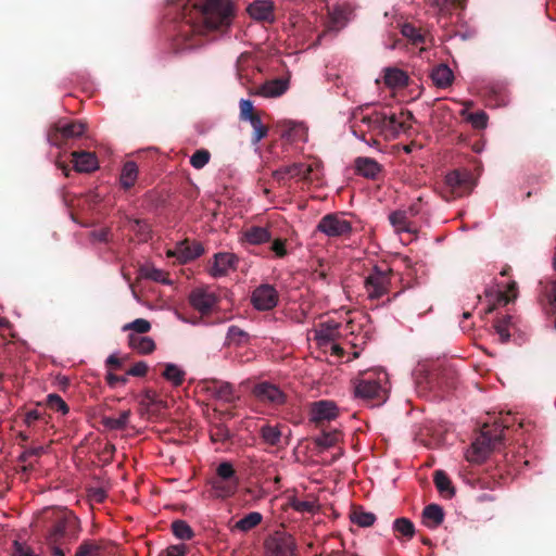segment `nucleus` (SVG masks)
Wrapping results in <instances>:
<instances>
[{
  "instance_id": "obj_25",
  "label": "nucleus",
  "mask_w": 556,
  "mask_h": 556,
  "mask_svg": "<svg viewBox=\"0 0 556 556\" xmlns=\"http://www.w3.org/2000/svg\"><path fill=\"white\" fill-rule=\"evenodd\" d=\"M287 90V83L282 79L268 80L257 87L251 94H257L266 98L279 97Z\"/></svg>"
},
{
  "instance_id": "obj_56",
  "label": "nucleus",
  "mask_w": 556,
  "mask_h": 556,
  "mask_svg": "<svg viewBox=\"0 0 556 556\" xmlns=\"http://www.w3.org/2000/svg\"><path fill=\"white\" fill-rule=\"evenodd\" d=\"M140 404L147 408L151 406H162L163 402L157 399V393L151 389H147L142 393Z\"/></svg>"
},
{
  "instance_id": "obj_8",
  "label": "nucleus",
  "mask_w": 556,
  "mask_h": 556,
  "mask_svg": "<svg viewBox=\"0 0 556 556\" xmlns=\"http://www.w3.org/2000/svg\"><path fill=\"white\" fill-rule=\"evenodd\" d=\"M86 131V125L78 121L58 122L48 130V141L56 147L66 144L70 140L80 138Z\"/></svg>"
},
{
  "instance_id": "obj_14",
  "label": "nucleus",
  "mask_w": 556,
  "mask_h": 556,
  "mask_svg": "<svg viewBox=\"0 0 556 556\" xmlns=\"http://www.w3.org/2000/svg\"><path fill=\"white\" fill-rule=\"evenodd\" d=\"M278 301V291L268 283L258 286L251 295V302L257 311H270L277 306Z\"/></svg>"
},
{
  "instance_id": "obj_15",
  "label": "nucleus",
  "mask_w": 556,
  "mask_h": 556,
  "mask_svg": "<svg viewBox=\"0 0 556 556\" xmlns=\"http://www.w3.org/2000/svg\"><path fill=\"white\" fill-rule=\"evenodd\" d=\"M401 34L412 46L419 48L420 51H426L428 45H431L433 41L428 29L416 26L413 23L402 24Z\"/></svg>"
},
{
  "instance_id": "obj_41",
  "label": "nucleus",
  "mask_w": 556,
  "mask_h": 556,
  "mask_svg": "<svg viewBox=\"0 0 556 556\" xmlns=\"http://www.w3.org/2000/svg\"><path fill=\"white\" fill-rule=\"evenodd\" d=\"M162 376L174 387H179L185 381L186 372L179 368L177 365L168 363L165 365V369L162 374Z\"/></svg>"
},
{
  "instance_id": "obj_32",
  "label": "nucleus",
  "mask_w": 556,
  "mask_h": 556,
  "mask_svg": "<svg viewBox=\"0 0 556 556\" xmlns=\"http://www.w3.org/2000/svg\"><path fill=\"white\" fill-rule=\"evenodd\" d=\"M389 222L396 232H414L408 212L406 211L397 210L392 212L389 215Z\"/></svg>"
},
{
  "instance_id": "obj_62",
  "label": "nucleus",
  "mask_w": 556,
  "mask_h": 556,
  "mask_svg": "<svg viewBox=\"0 0 556 556\" xmlns=\"http://www.w3.org/2000/svg\"><path fill=\"white\" fill-rule=\"evenodd\" d=\"M91 237L98 242H108L110 238V229L101 228L99 230H93L91 232Z\"/></svg>"
},
{
  "instance_id": "obj_21",
  "label": "nucleus",
  "mask_w": 556,
  "mask_h": 556,
  "mask_svg": "<svg viewBox=\"0 0 556 556\" xmlns=\"http://www.w3.org/2000/svg\"><path fill=\"white\" fill-rule=\"evenodd\" d=\"M341 327L342 325L334 320L324 321L319 324L318 328L315 330V339L321 346L334 342L341 337Z\"/></svg>"
},
{
  "instance_id": "obj_53",
  "label": "nucleus",
  "mask_w": 556,
  "mask_h": 556,
  "mask_svg": "<svg viewBox=\"0 0 556 556\" xmlns=\"http://www.w3.org/2000/svg\"><path fill=\"white\" fill-rule=\"evenodd\" d=\"M211 439L215 442H225L230 439V431L224 424L214 425L211 429Z\"/></svg>"
},
{
  "instance_id": "obj_16",
  "label": "nucleus",
  "mask_w": 556,
  "mask_h": 556,
  "mask_svg": "<svg viewBox=\"0 0 556 556\" xmlns=\"http://www.w3.org/2000/svg\"><path fill=\"white\" fill-rule=\"evenodd\" d=\"M204 386L205 390L216 400L235 403L239 399L235 387L230 382L210 379L204 381Z\"/></svg>"
},
{
  "instance_id": "obj_58",
  "label": "nucleus",
  "mask_w": 556,
  "mask_h": 556,
  "mask_svg": "<svg viewBox=\"0 0 556 556\" xmlns=\"http://www.w3.org/2000/svg\"><path fill=\"white\" fill-rule=\"evenodd\" d=\"M105 381L110 388H116L117 386H125L128 382L127 376H117L111 371L106 374Z\"/></svg>"
},
{
  "instance_id": "obj_24",
  "label": "nucleus",
  "mask_w": 556,
  "mask_h": 556,
  "mask_svg": "<svg viewBox=\"0 0 556 556\" xmlns=\"http://www.w3.org/2000/svg\"><path fill=\"white\" fill-rule=\"evenodd\" d=\"M355 169L365 178L377 179L382 172V165L371 157L359 156L355 160Z\"/></svg>"
},
{
  "instance_id": "obj_39",
  "label": "nucleus",
  "mask_w": 556,
  "mask_h": 556,
  "mask_svg": "<svg viewBox=\"0 0 556 556\" xmlns=\"http://www.w3.org/2000/svg\"><path fill=\"white\" fill-rule=\"evenodd\" d=\"M384 83L387 86L396 88L404 87L408 83V76L399 68H387L384 73Z\"/></svg>"
},
{
  "instance_id": "obj_63",
  "label": "nucleus",
  "mask_w": 556,
  "mask_h": 556,
  "mask_svg": "<svg viewBox=\"0 0 556 556\" xmlns=\"http://www.w3.org/2000/svg\"><path fill=\"white\" fill-rule=\"evenodd\" d=\"M186 547L184 545H172L166 549V556H185Z\"/></svg>"
},
{
  "instance_id": "obj_54",
  "label": "nucleus",
  "mask_w": 556,
  "mask_h": 556,
  "mask_svg": "<svg viewBox=\"0 0 556 556\" xmlns=\"http://www.w3.org/2000/svg\"><path fill=\"white\" fill-rule=\"evenodd\" d=\"M466 119L472 125L473 128L483 129L488 124V114L484 111H478L468 114Z\"/></svg>"
},
{
  "instance_id": "obj_18",
  "label": "nucleus",
  "mask_w": 556,
  "mask_h": 556,
  "mask_svg": "<svg viewBox=\"0 0 556 556\" xmlns=\"http://www.w3.org/2000/svg\"><path fill=\"white\" fill-rule=\"evenodd\" d=\"M189 302L201 314H208L217 305L218 298L214 292L199 288L190 293Z\"/></svg>"
},
{
  "instance_id": "obj_55",
  "label": "nucleus",
  "mask_w": 556,
  "mask_h": 556,
  "mask_svg": "<svg viewBox=\"0 0 556 556\" xmlns=\"http://www.w3.org/2000/svg\"><path fill=\"white\" fill-rule=\"evenodd\" d=\"M130 230L135 231L137 235L141 236L144 240L149 238L150 233V225L142 219H130L129 220Z\"/></svg>"
},
{
  "instance_id": "obj_34",
  "label": "nucleus",
  "mask_w": 556,
  "mask_h": 556,
  "mask_svg": "<svg viewBox=\"0 0 556 556\" xmlns=\"http://www.w3.org/2000/svg\"><path fill=\"white\" fill-rule=\"evenodd\" d=\"M393 532L397 540L408 541L415 535V526L408 518H396L393 521Z\"/></svg>"
},
{
  "instance_id": "obj_30",
  "label": "nucleus",
  "mask_w": 556,
  "mask_h": 556,
  "mask_svg": "<svg viewBox=\"0 0 556 556\" xmlns=\"http://www.w3.org/2000/svg\"><path fill=\"white\" fill-rule=\"evenodd\" d=\"M346 24L345 16L342 11L333 12L330 16V20L327 24L326 30L318 35L316 41L312 45V47H317L321 43L323 38L327 35V33H338L342 29Z\"/></svg>"
},
{
  "instance_id": "obj_23",
  "label": "nucleus",
  "mask_w": 556,
  "mask_h": 556,
  "mask_svg": "<svg viewBox=\"0 0 556 556\" xmlns=\"http://www.w3.org/2000/svg\"><path fill=\"white\" fill-rule=\"evenodd\" d=\"M72 162L78 173H91L99 167L96 154L87 151H74Z\"/></svg>"
},
{
  "instance_id": "obj_27",
  "label": "nucleus",
  "mask_w": 556,
  "mask_h": 556,
  "mask_svg": "<svg viewBox=\"0 0 556 556\" xmlns=\"http://www.w3.org/2000/svg\"><path fill=\"white\" fill-rule=\"evenodd\" d=\"M430 76L433 84L439 88H447L454 80V74L446 64L435 66Z\"/></svg>"
},
{
  "instance_id": "obj_17",
  "label": "nucleus",
  "mask_w": 556,
  "mask_h": 556,
  "mask_svg": "<svg viewBox=\"0 0 556 556\" xmlns=\"http://www.w3.org/2000/svg\"><path fill=\"white\" fill-rule=\"evenodd\" d=\"M204 253L203 245L198 241L184 240L176 244L173 251L168 252L169 256H175L180 263H188Z\"/></svg>"
},
{
  "instance_id": "obj_1",
  "label": "nucleus",
  "mask_w": 556,
  "mask_h": 556,
  "mask_svg": "<svg viewBox=\"0 0 556 556\" xmlns=\"http://www.w3.org/2000/svg\"><path fill=\"white\" fill-rule=\"evenodd\" d=\"M167 15L174 23L172 45L179 52L200 46L202 37L211 31H226L235 17V7L230 0H205L203 5L169 0Z\"/></svg>"
},
{
  "instance_id": "obj_45",
  "label": "nucleus",
  "mask_w": 556,
  "mask_h": 556,
  "mask_svg": "<svg viewBox=\"0 0 556 556\" xmlns=\"http://www.w3.org/2000/svg\"><path fill=\"white\" fill-rule=\"evenodd\" d=\"M172 531L180 540H190L194 535L193 530L185 520H175L172 523Z\"/></svg>"
},
{
  "instance_id": "obj_49",
  "label": "nucleus",
  "mask_w": 556,
  "mask_h": 556,
  "mask_svg": "<svg viewBox=\"0 0 556 556\" xmlns=\"http://www.w3.org/2000/svg\"><path fill=\"white\" fill-rule=\"evenodd\" d=\"M150 329H151L150 321L147 319H143V318H137L134 321L124 325L122 328L123 331L131 330V331L136 332L135 334H138V336L149 332Z\"/></svg>"
},
{
  "instance_id": "obj_11",
  "label": "nucleus",
  "mask_w": 556,
  "mask_h": 556,
  "mask_svg": "<svg viewBox=\"0 0 556 556\" xmlns=\"http://www.w3.org/2000/svg\"><path fill=\"white\" fill-rule=\"evenodd\" d=\"M240 119L247 121L253 128L252 142L258 143L268 134V127L262 122L261 115L254 110L250 100L241 99L239 103Z\"/></svg>"
},
{
  "instance_id": "obj_19",
  "label": "nucleus",
  "mask_w": 556,
  "mask_h": 556,
  "mask_svg": "<svg viewBox=\"0 0 556 556\" xmlns=\"http://www.w3.org/2000/svg\"><path fill=\"white\" fill-rule=\"evenodd\" d=\"M251 18L257 22L273 23L275 21V4L271 0H254L247 8Z\"/></svg>"
},
{
  "instance_id": "obj_43",
  "label": "nucleus",
  "mask_w": 556,
  "mask_h": 556,
  "mask_svg": "<svg viewBox=\"0 0 556 556\" xmlns=\"http://www.w3.org/2000/svg\"><path fill=\"white\" fill-rule=\"evenodd\" d=\"M227 344L231 345H243L249 341V334L237 326H230L226 336Z\"/></svg>"
},
{
  "instance_id": "obj_35",
  "label": "nucleus",
  "mask_w": 556,
  "mask_h": 556,
  "mask_svg": "<svg viewBox=\"0 0 556 556\" xmlns=\"http://www.w3.org/2000/svg\"><path fill=\"white\" fill-rule=\"evenodd\" d=\"M260 437L263 442L270 446H278L281 441L282 432L278 425L265 424L260 428Z\"/></svg>"
},
{
  "instance_id": "obj_22",
  "label": "nucleus",
  "mask_w": 556,
  "mask_h": 556,
  "mask_svg": "<svg viewBox=\"0 0 556 556\" xmlns=\"http://www.w3.org/2000/svg\"><path fill=\"white\" fill-rule=\"evenodd\" d=\"M338 416V407L330 401H318L312 405L311 420L320 424L326 420H332Z\"/></svg>"
},
{
  "instance_id": "obj_5",
  "label": "nucleus",
  "mask_w": 556,
  "mask_h": 556,
  "mask_svg": "<svg viewBox=\"0 0 556 556\" xmlns=\"http://www.w3.org/2000/svg\"><path fill=\"white\" fill-rule=\"evenodd\" d=\"M296 178L305 184H313L321 178L320 162L293 163L281 166L273 172V179L279 185L285 184L287 179Z\"/></svg>"
},
{
  "instance_id": "obj_12",
  "label": "nucleus",
  "mask_w": 556,
  "mask_h": 556,
  "mask_svg": "<svg viewBox=\"0 0 556 556\" xmlns=\"http://www.w3.org/2000/svg\"><path fill=\"white\" fill-rule=\"evenodd\" d=\"M445 186L453 198L469 194L473 186L471 173L466 169H454L445 176Z\"/></svg>"
},
{
  "instance_id": "obj_46",
  "label": "nucleus",
  "mask_w": 556,
  "mask_h": 556,
  "mask_svg": "<svg viewBox=\"0 0 556 556\" xmlns=\"http://www.w3.org/2000/svg\"><path fill=\"white\" fill-rule=\"evenodd\" d=\"M223 480L239 482V478L231 463L223 462L216 468V477Z\"/></svg>"
},
{
  "instance_id": "obj_44",
  "label": "nucleus",
  "mask_w": 556,
  "mask_h": 556,
  "mask_svg": "<svg viewBox=\"0 0 556 556\" xmlns=\"http://www.w3.org/2000/svg\"><path fill=\"white\" fill-rule=\"evenodd\" d=\"M511 323V316L505 315L503 317H500L494 323V328L496 332L500 336V341L502 343H506L509 341L510 333H509V325Z\"/></svg>"
},
{
  "instance_id": "obj_42",
  "label": "nucleus",
  "mask_w": 556,
  "mask_h": 556,
  "mask_svg": "<svg viewBox=\"0 0 556 556\" xmlns=\"http://www.w3.org/2000/svg\"><path fill=\"white\" fill-rule=\"evenodd\" d=\"M130 417V410H123L117 418L103 417L102 424L110 430H123L126 428Z\"/></svg>"
},
{
  "instance_id": "obj_31",
  "label": "nucleus",
  "mask_w": 556,
  "mask_h": 556,
  "mask_svg": "<svg viewBox=\"0 0 556 556\" xmlns=\"http://www.w3.org/2000/svg\"><path fill=\"white\" fill-rule=\"evenodd\" d=\"M138 166L134 161H127L121 172L119 182L123 189L132 188L138 178Z\"/></svg>"
},
{
  "instance_id": "obj_57",
  "label": "nucleus",
  "mask_w": 556,
  "mask_h": 556,
  "mask_svg": "<svg viewBox=\"0 0 556 556\" xmlns=\"http://www.w3.org/2000/svg\"><path fill=\"white\" fill-rule=\"evenodd\" d=\"M12 556H38L33 548L26 544L14 541L12 546Z\"/></svg>"
},
{
  "instance_id": "obj_29",
  "label": "nucleus",
  "mask_w": 556,
  "mask_h": 556,
  "mask_svg": "<svg viewBox=\"0 0 556 556\" xmlns=\"http://www.w3.org/2000/svg\"><path fill=\"white\" fill-rule=\"evenodd\" d=\"M128 345L140 354H150L155 350V342L152 338L135 333L128 334Z\"/></svg>"
},
{
  "instance_id": "obj_61",
  "label": "nucleus",
  "mask_w": 556,
  "mask_h": 556,
  "mask_svg": "<svg viewBox=\"0 0 556 556\" xmlns=\"http://www.w3.org/2000/svg\"><path fill=\"white\" fill-rule=\"evenodd\" d=\"M43 452H45V450L42 446L27 448L20 455L18 460L22 463H25L31 456H37V457L41 456L43 454Z\"/></svg>"
},
{
  "instance_id": "obj_6",
  "label": "nucleus",
  "mask_w": 556,
  "mask_h": 556,
  "mask_svg": "<svg viewBox=\"0 0 556 556\" xmlns=\"http://www.w3.org/2000/svg\"><path fill=\"white\" fill-rule=\"evenodd\" d=\"M392 269L388 265H376L365 278V289L369 300H379L389 292Z\"/></svg>"
},
{
  "instance_id": "obj_10",
  "label": "nucleus",
  "mask_w": 556,
  "mask_h": 556,
  "mask_svg": "<svg viewBox=\"0 0 556 556\" xmlns=\"http://www.w3.org/2000/svg\"><path fill=\"white\" fill-rule=\"evenodd\" d=\"M414 122L415 117L408 110L401 109L399 113L386 112L382 135L387 137H396L401 132H407L412 128Z\"/></svg>"
},
{
  "instance_id": "obj_4",
  "label": "nucleus",
  "mask_w": 556,
  "mask_h": 556,
  "mask_svg": "<svg viewBox=\"0 0 556 556\" xmlns=\"http://www.w3.org/2000/svg\"><path fill=\"white\" fill-rule=\"evenodd\" d=\"M388 375L383 370L364 372L354 384L355 396L380 405L388 397Z\"/></svg>"
},
{
  "instance_id": "obj_37",
  "label": "nucleus",
  "mask_w": 556,
  "mask_h": 556,
  "mask_svg": "<svg viewBox=\"0 0 556 556\" xmlns=\"http://www.w3.org/2000/svg\"><path fill=\"white\" fill-rule=\"evenodd\" d=\"M386 121L384 111H374L370 114L362 115L361 123L366 125L368 130L377 131L382 135V127Z\"/></svg>"
},
{
  "instance_id": "obj_28",
  "label": "nucleus",
  "mask_w": 556,
  "mask_h": 556,
  "mask_svg": "<svg viewBox=\"0 0 556 556\" xmlns=\"http://www.w3.org/2000/svg\"><path fill=\"white\" fill-rule=\"evenodd\" d=\"M424 523L428 528H437L444 520L443 508L438 504H429L422 511Z\"/></svg>"
},
{
  "instance_id": "obj_13",
  "label": "nucleus",
  "mask_w": 556,
  "mask_h": 556,
  "mask_svg": "<svg viewBox=\"0 0 556 556\" xmlns=\"http://www.w3.org/2000/svg\"><path fill=\"white\" fill-rule=\"evenodd\" d=\"M254 397L264 404L277 407L286 403V394L274 383L263 381L252 389Z\"/></svg>"
},
{
  "instance_id": "obj_59",
  "label": "nucleus",
  "mask_w": 556,
  "mask_h": 556,
  "mask_svg": "<svg viewBox=\"0 0 556 556\" xmlns=\"http://www.w3.org/2000/svg\"><path fill=\"white\" fill-rule=\"evenodd\" d=\"M270 250L277 257H285L288 254L285 239H275L270 245Z\"/></svg>"
},
{
  "instance_id": "obj_51",
  "label": "nucleus",
  "mask_w": 556,
  "mask_h": 556,
  "mask_svg": "<svg viewBox=\"0 0 556 556\" xmlns=\"http://www.w3.org/2000/svg\"><path fill=\"white\" fill-rule=\"evenodd\" d=\"M211 159V153L205 149L197 150L190 157V164L197 168H203Z\"/></svg>"
},
{
  "instance_id": "obj_20",
  "label": "nucleus",
  "mask_w": 556,
  "mask_h": 556,
  "mask_svg": "<svg viewBox=\"0 0 556 556\" xmlns=\"http://www.w3.org/2000/svg\"><path fill=\"white\" fill-rule=\"evenodd\" d=\"M239 258L229 252H219L214 255V263L210 268L213 277L226 276L229 269H236Z\"/></svg>"
},
{
  "instance_id": "obj_38",
  "label": "nucleus",
  "mask_w": 556,
  "mask_h": 556,
  "mask_svg": "<svg viewBox=\"0 0 556 556\" xmlns=\"http://www.w3.org/2000/svg\"><path fill=\"white\" fill-rule=\"evenodd\" d=\"M433 482L438 491L445 497H452L455 494V490L452 486V482L447 475L443 470H435L433 472Z\"/></svg>"
},
{
  "instance_id": "obj_9",
  "label": "nucleus",
  "mask_w": 556,
  "mask_h": 556,
  "mask_svg": "<svg viewBox=\"0 0 556 556\" xmlns=\"http://www.w3.org/2000/svg\"><path fill=\"white\" fill-rule=\"evenodd\" d=\"M264 556H296L294 538L285 531L268 535L264 541Z\"/></svg>"
},
{
  "instance_id": "obj_3",
  "label": "nucleus",
  "mask_w": 556,
  "mask_h": 556,
  "mask_svg": "<svg viewBox=\"0 0 556 556\" xmlns=\"http://www.w3.org/2000/svg\"><path fill=\"white\" fill-rule=\"evenodd\" d=\"M511 416L507 414L492 425L484 424L478 438L467 451L469 462L482 463L492 451L498 450L505 440V431L511 427Z\"/></svg>"
},
{
  "instance_id": "obj_2",
  "label": "nucleus",
  "mask_w": 556,
  "mask_h": 556,
  "mask_svg": "<svg viewBox=\"0 0 556 556\" xmlns=\"http://www.w3.org/2000/svg\"><path fill=\"white\" fill-rule=\"evenodd\" d=\"M81 531L79 519L67 510L53 513L52 525L48 528L45 541L53 556H66L62 545L74 542Z\"/></svg>"
},
{
  "instance_id": "obj_48",
  "label": "nucleus",
  "mask_w": 556,
  "mask_h": 556,
  "mask_svg": "<svg viewBox=\"0 0 556 556\" xmlns=\"http://www.w3.org/2000/svg\"><path fill=\"white\" fill-rule=\"evenodd\" d=\"M47 406L54 410L60 412L62 415H66L70 412L68 405L64 402V400L56 393H51L47 396Z\"/></svg>"
},
{
  "instance_id": "obj_52",
  "label": "nucleus",
  "mask_w": 556,
  "mask_h": 556,
  "mask_svg": "<svg viewBox=\"0 0 556 556\" xmlns=\"http://www.w3.org/2000/svg\"><path fill=\"white\" fill-rule=\"evenodd\" d=\"M291 506L294 510L299 513L307 514L315 513L319 507L316 501H302L298 498L292 500Z\"/></svg>"
},
{
  "instance_id": "obj_64",
  "label": "nucleus",
  "mask_w": 556,
  "mask_h": 556,
  "mask_svg": "<svg viewBox=\"0 0 556 556\" xmlns=\"http://www.w3.org/2000/svg\"><path fill=\"white\" fill-rule=\"evenodd\" d=\"M548 299H549V305L552 309L556 313V282H553L551 285V288L547 291Z\"/></svg>"
},
{
  "instance_id": "obj_33",
  "label": "nucleus",
  "mask_w": 556,
  "mask_h": 556,
  "mask_svg": "<svg viewBox=\"0 0 556 556\" xmlns=\"http://www.w3.org/2000/svg\"><path fill=\"white\" fill-rule=\"evenodd\" d=\"M239 486V482L214 478L212 480V489L216 497L227 498L232 496Z\"/></svg>"
},
{
  "instance_id": "obj_36",
  "label": "nucleus",
  "mask_w": 556,
  "mask_h": 556,
  "mask_svg": "<svg viewBox=\"0 0 556 556\" xmlns=\"http://www.w3.org/2000/svg\"><path fill=\"white\" fill-rule=\"evenodd\" d=\"M263 520V516L258 511H251L245 515L243 518L238 520L232 527V531L240 532H249L250 530L256 528Z\"/></svg>"
},
{
  "instance_id": "obj_40",
  "label": "nucleus",
  "mask_w": 556,
  "mask_h": 556,
  "mask_svg": "<svg viewBox=\"0 0 556 556\" xmlns=\"http://www.w3.org/2000/svg\"><path fill=\"white\" fill-rule=\"evenodd\" d=\"M350 519L353 523L365 528L374 525L376 516L372 513L365 511L362 507H354L351 511Z\"/></svg>"
},
{
  "instance_id": "obj_50",
  "label": "nucleus",
  "mask_w": 556,
  "mask_h": 556,
  "mask_svg": "<svg viewBox=\"0 0 556 556\" xmlns=\"http://www.w3.org/2000/svg\"><path fill=\"white\" fill-rule=\"evenodd\" d=\"M340 440V432H323L319 437L315 438V444L323 448H329L337 444Z\"/></svg>"
},
{
  "instance_id": "obj_26",
  "label": "nucleus",
  "mask_w": 556,
  "mask_h": 556,
  "mask_svg": "<svg viewBox=\"0 0 556 556\" xmlns=\"http://www.w3.org/2000/svg\"><path fill=\"white\" fill-rule=\"evenodd\" d=\"M242 240L249 244H262L271 240L270 231L265 227L252 226L244 230Z\"/></svg>"
},
{
  "instance_id": "obj_60",
  "label": "nucleus",
  "mask_w": 556,
  "mask_h": 556,
  "mask_svg": "<svg viewBox=\"0 0 556 556\" xmlns=\"http://www.w3.org/2000/svg\"><path fill=\"white\" fill-rule=\"evenodd\" d=\"M148 364L146 362H137L127 371V375L134 377H143L148 372Z\"/></svg>"
},
{
  "instance_id": "obj_47",
  "label": "nucleus",
  "mask_w": 556,
  "mask_h": 556,
  "mask_svg": "<svg viewBox=\"0 0 556 556\" xmlns=\"http://www.w3.org/2000/svg\"><path fill=\"white\" fill-rule=\"evenodd\" d=\"M100 552L101 546L97 542L92 540H85L77 547L75 556H99Z\"/></svg>"
},
{
  "instance_id": "obj_7",
  "label": "nucleus",
  "mask_w": 556,
  "mask_h": 556,
  "mask_svg": "<svg viewBox=\"0 0 556 556\" xmlns=\"http://www.w3.org/2000/svg\"><path fill=\"white\" fill-rule=\"evenodd\" d=\"M316 230L329 238H349L353 232V227L343 213H329L320 218Z\"/></svg>"
}]
</instances>
